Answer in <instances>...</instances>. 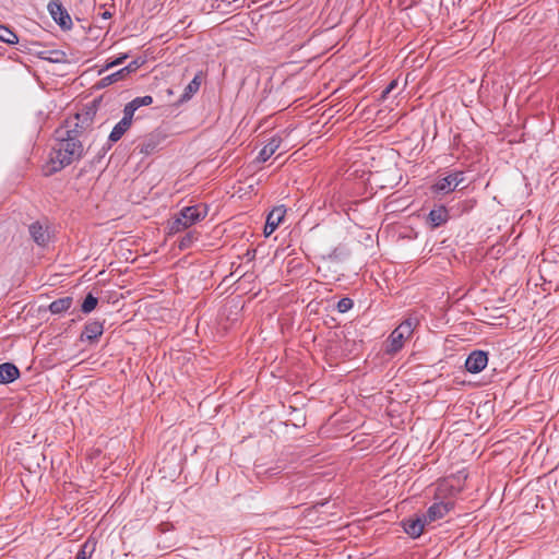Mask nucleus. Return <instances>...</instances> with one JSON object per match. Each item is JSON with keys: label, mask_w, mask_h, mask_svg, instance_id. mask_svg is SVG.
<instances>
[{"label": "nucleus", "mask_w": 559, "mask_h": 559, "mask_svg": "<svg viewBox=\"0 0 559 559\" xmlns=\"http://www.w3.org/2000/svg\"><path fill=\"white\" fill-rule=\"evenodd\" d=\"M427 524L429 523L427 522V519L424 515L409 518L403 521V527L405 533L413 538L419 537L423 534L425 526Z\"/></svg>", "instance_id": "nucleus-8"}, {"label": "nucleus", "mask_w": 559, "mask_h": 559, "mask_svg": "<svg viewBox=\"0 0 559 559\" xmlns=\"http://www.w3.org/2000/svg\"><path fill=\"white\" fill-rule=\"evenodd\" d=\"M206 215L207 206L204 204L186 206L169 223V231L171 234L180 233L202 221Z\"/></svg>", "instance_id": "nucleus-2"}, {"label": "nucleus", "mask_w": 559, "mask_h": 559, "mask_svg": "<svg viewBox=\"0 0 559 559\" xmlns=\"http://www.w3.org/2000/svg\"><path fill=\"white\" fill-rule=\"evenodd\" d=\"M416 322L412 318L405 319L389 336L386 352L394 354L403 346L405 340L409 338L413 334Z\"/></svg>", "instance_id": "nucleus-3"}, {"label": "nucleus", "mask_w": 559, "mask_h": 559, "mask_svg": "<svg viewBox=\"0 0 559 559\" xmlns=\"http://www.w3.org/2000/svg\"><path fill=\"white\" fill-rule=\"evenodd\" d=\"M103 16H104L105 19H107V17H109V16H110V13H109V12H105V13L103 14Z\"/></svg>", "instance_id": "nucleus-30"}, {"label": "nucleus", "mask_w": 559, "mask_h": 559, "mask_svg": "<svg viewBox=\"0 0 559 559\" xmlns=\"http://www.w3.org/2000/svg\"><path fill=\"white\" fill-rule=\"evenodd\" d=\"M29 233L34 241L40 246H44L48 240V233L39 223H33L29 226Z\"/></svg>", "instance_id": "nucleus-15"}, {"label": "nucleus", "mask_w": 559, "mask_h": 559, "mask_svg": "<svg viewBox=\"0 0 559 559\" xmlns=\"http://www.w3.org/2000/svg\"><path fill=\"white\" fill-rule=\"evenodd\" d=\"M126 58H127V55H123V56L115 59L114 61H111L110 63H108L106 66V69L115 67V66H118V64H121Z\"/></svg>", "instance_id": "nucleus-27"}, {"label": "nucleus", "mask_w": 559, "mask_h": 559, "mask_svg": "<svg viewBox=\"0 0 559 559\" xmlns=\"http://www.w3.org/2000/svg\"><path fill=\"white\" fill-rule=\"evenodd\" d=\"M152 103V96L146 95L142 97H136L126 105L124 110L133 117L136 109H139L142 106H148Z\"/></svg>", "instance_id": "nucleus-16"}, {"label": "nucleus", "mask_w": 559, "mask_h": 559, "mask_svg": "<svg viewBox=\"0 0 559 559\" xmlns=\"http://www.w3.org/2000/svg\"><path fill=\"white\" fill-rule=\"evenodd\" d=\"M449 218L448 210L444 206H439L430 211L428 221L432 227H438L444 224Z\"/></svg>", "instance_id": "nucleus-14"}, {"label": "nucleus", "mask_w": 559, "mask_h": 559, "mask_svg": "<svg viewBox=\"0 0 559 559\" xmlns=\"http://www.w3.org/2000/svg\"><path fill=\"white\" fill-rule=\"evenodd\" d=\"M97 302V298L94 297L92 294H88L82 304V311L84 313L92 312L96 308Z\"/></svg>", "instance_id": "nucleus-21"}, {"label": "nucleus", "mask_w": 559, "mask_h": 559, "mask_svg": "<svg viewBox=\"0 0 559 559\" xmlns=\"http://www.w3.org/2000/svg\"><path fill=\"white\" fill-rule=\"evenodd\" d=\"M72 306V298L64 297L52 301L49 306V310L52 313H62Z\"/></svg>", "instance_id": "nucleus-17"}, {"label": "nucleus", "mask_w": 559, "mask_h": 559, "mask_svg": "<svg viewBox=\"0 0 559 559\" xmlns=\"http://www.w3.org/2000/svg\"><path fill=\"white\" fill-rule=\"evenodd\" d=\"M0 40L9 45H15L19 41V37L8 26L0 24Z\"/></svg>", "instance_id": "nucleus-19"}, {"label": "nucleus", "mask_w": 559, "mask_h": 559, "mask_svg": "<svg viewBox=\"0 0 559 559\" xmlns=\"http://www.w3.org/2000/svg\"><path fill=\"white\" fill-rule=\"evenodd\" d=\"M353 307V300L349 299V298H342L338 302H337V310L342 313L348 311L349 309H352Z\"/></svg>", "instance_id": "nucleus-23"}, {"label": "nucleus", "mask_w": 559, "mask_h": 559, "mask_svg": "<svg viewBox=\"0 0 559 559\" xmlns=\"http://www.w3.org/2000/svg\"><path fill=\"white\" fill-rule=\"evenodd\" d=\"M59 139L50 155V169L48 174L61 170L63 167L79 160L84 153V147L74 131L59 132Z\"/></svg>", "instance_id": "nucleus-1"}, {"label": "nucleus", "mask_w": 559, "mask_h": 559, "mask_svg": "<svg viewBox=\"0 0 559 559\" xmlns=\"http://www.w3.org/2000/svg\"><path fill=\"white\" fill-rule=\"evenodd\" d=\"M140 66H141V62L133 61V62L129 63L127 67H124L122 69V71L124 72V74H129L131 72H134Z\"/></svg>", "instance_id": "nucleus-26"}, {"label": "nucleus", "mask_w": 559, "mask_h": 559, "mask_svg": "<svg viewBox=\"0 0 559 559\" xmlns=\"http://www.w3.org/2000/svg\"><path fill=\"white\" fill-rule=\"evenodd\" d=\"M48 11L53 21L58 23L62 28L70 29L72 27V20L60 2H49Z\"/></svg>", "instance_id": "nucleus-5"}, {"label": "nucleus", "mask_w": 559, "mask_h": 559, "mask_svg": "<svg viewBox=\"0 0 559 559\" xmlns=\"http://www.w3.org/2000/svg\"><path fill=\"white\" fill-rule=\"evenodd\" d=\"M56 55V58H53L52 60L55 61H60L61 59L59 58V55H61L63 57V53H59V52H55Z\"/></svg>", "instance_id": "nucleus-29"}, {"label": "nucleus", "mask_w": 559, "mask_h": 559, "mask_svg": "<svg viewBox=\"0 0 559 559\" xmlns=\"http://www.w3.org/2000/svg\"><path fill=\"white\" fill-rule=\"evenodd\" d=\"M453 481H454V478H448V479L443 480L442 483H440L438 486L439 495L440 496L444 495L449 490V488H452Z\"/></svg>", "instance_id": "nucleus-24"}, {"label": "nucleus", "mask_w": 559, "mask_h": 559, "mask_svg": "<svg viewBox=\"0 0 559 559\" xmlns=\"http://www.w3.org/2000/svg\"><path fill=\"white\" fill-rule=\"evenodd\" d=\"M488 364V356L483 350H475L471 353L465 361L467 371L478 373L486 368Z\"/></svg>", "instance_id": "nucleus-7"}, {"label": "nucleus", "mask_w": 559, "mask_h": 559, "mask_svg": "<svg viewBox=\"0 0 559 559\" xmlns=\"http://www.w3.org/2000/svg\"><path fill=\"white\" fill-rule=\"evenodd\" d=\"M103 323L99 321H92L84 326L81 337L88 341H95L103 334Z\"/></svg>", "instance_id": "nucleus-12"}, {"label": "nucleus", "mask_w": 559, "mask_h": 559, "mask_svg": "<svg viewBox=\"0 0 559 559\" xmlns=\"http://www.w3.org/2000/svg\"><path fill=\"white\" fill-rule=\"evenodd\" d=\"M95 549V543L94 542H91V540H86L80 551L78 552L76 555V558L75 559H90L93 551Z\"/></svg>", "instance_id": "nucleus-20"}, {"label": "nucleus", "mask_w": 559, "mask_h": 559, "mask_svg": "<svg viewBox=\"0 0 559 559\" xmlns=\"http://www.w3.org/2000/svg\"><path fill=\"white\" fill-rule=\"evenodd\" d=\"M201 86V74H197L193 80L186 86L182 94V100L190 99Z\"/></svg>", "instance_id": "nucleus-18"}, {"label": "nucleus", "mask_w": 559, "mask_h": 559, "mask_svg": "<svg viewBox=\"0 0 559 559\" xmlns=\"http://www.w3.org/2000/svg\"><path fill=\"white\" fill-rule=\"evenodd\" d=\"M124 75H126L124 72L122 71V69H120L119 71H117L108 76H105L103 79V83H104V85L111 84V83L118 81L119 79H122Z\"/></svg>", "instance_id": "nucleus-22"}, {"label": "nucleus", "mask_w": 559, "mask_h": 559, "mask_svg": "<svg viewBox=\"0 0 559 559\" xmlns=\"http://www.w3.org/2000/svg\"><path fill=\"white\" fill-rule=\"evenodd\" d=\"M194 240V237L193 235L189 234V235H186L179 242V248L180 249H187L191 246V243L193 242Z\"/></svg>", "instance_id": "nucleus-25"}, {"label": "nucleus", "mask_w": 559, "mask_h": 559, "mask_svg": "<svg viewBox=\"0 0 559 559\" xmlns=\"http://www.w3.org/2000/svg\"><path fill=\"white\" fill-rule=\"evenodd\" d=\"M397 86V81L393 80L386 88L383 91V97H385L389 93H391Z\"/></svg>", "instance_id": "nucleus-28"}, {"label": "nucleus", "mask_w": 559, "mask_h": 559, "mask_svg": "<svg viewBox=\"0 0 559 559\" xmlns=\"http://www.w3.org/2000/svg\"><path fill=\"white\" fill-rule=\"evenodd\" d=\"M281 143H282L281 138H278V136L271 138L270 141L260 151L259 156H258L259 160L266 162L280 148Z\"/></svg>", "instance_id": "nucleus-11"}, {"label": "nucleus", "mask_w": 559, "mask_h": 559, "mask_svg": "<svg viewBox=\"0 0 559 559\" xmlns=\"http://www.w3.org/2000/svg\"><path fill=\"white\" fill-rule=\"evenodd\" d=\"M20 376L19 369L10 362L0 365V383H11Z\"/></svg>", "instance_id": "nucleus-13"}, {"label": "nucleus", "mask_w": 559, "mask_h": 559, "mask_svg": "<svg viewBox=\"0 0 559 559\" xmlns=\"http://www.w3.org/2000/svg\"><path fill=\"white\" fill-rule=\"evenodd\" d=\"M452 508L453 504L451 502L438 501L429 507L427 513L424 514V516L427 519L428 523H431L444 518Z\"/></svg>", "instance_id": "nucleus-9"}, {"label": "nucleus", "mask_w": 559, "mask_h": 559, "mask_svg": "<svg viewBox=\"0 0 559 559\" xmlns=\"http://www.w3.org/2000/svg\"><path fill=\"white\" fill-rule=\"evenodd\" d=\"M464 181V173L463 171H454L449 174L448 176L438 180L432 190L435 192L449 193L455 190V188Z\"/></svg>", "instance_id": "nucleus-4"}, {"label": "nucleus", "mask_w": 559, "mask_h": 559, "mask_svg": "<svg viewBox=\"0 0 559 559\" xmlns=\"http://www.w3.org/2000/svg\"><path fill=\"white\" fill-rule=\"evenodd\" d=\"M286 215V209L283 205L275 206L267 215L265 226H264V236H271L276 228L284 221Z\"/></svg>", "instance_id": "nucleus-6"}, {"label": "nucleus", "mask_w": 559, "mask_h": 559, "mask_svg": "<svg viewBox=\"0 0 559 559\" xmlns=\"http://www.w3.org/2000/svg\"><path fill=\"white\" fill-rule=\"evenodd\" d=\"M133 117L123 109L122 119L112 128L109 134L110 142H118L123 134L130 129Z\"/></svg>", "instance_id": "nucleus-10"}]
</instances>
